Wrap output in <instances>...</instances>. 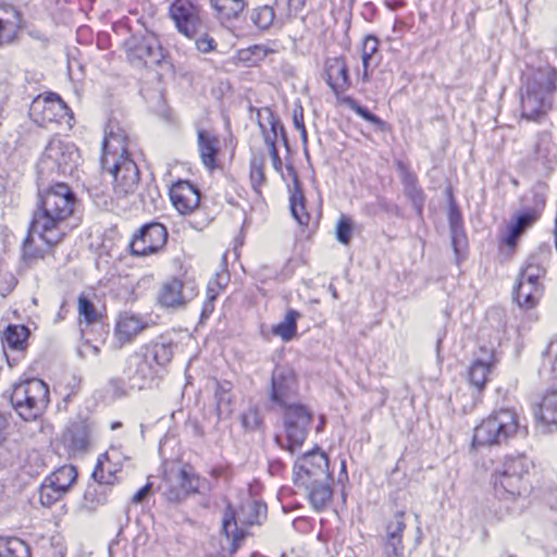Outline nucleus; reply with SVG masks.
<instances>
[{
  "label": "nucleus",
  "instance_id": "obj_11",
  "mask_svg": "<svg viewBox=\"0 0 557 557\" xmlns=\"http://www.w3.org/2000/svg\"><path fill=\"white\" fill-rule=\"evenodd\" d=\"M169 15L177 32L189 39L202 28L200 8L190 0H175L169 8Z\"/></svg>",
  "mask_w": 557,
  "mask_h": 557
},
{
  "label": "nucleus",
  "instance_id": "obj_26",
  "mask_svg": "<svg viewBox=\"0 0 557 557\" xmlns=\"http://www.w3.org/2000/svg\"><path fill=\"white\" fill-rule=\"evenodd\" d=\"M214 16L224 26H232L247 7L246 0H210Z\"/></svg>",
  "mask_w": 557,
  "mask_h": 557
},
{
  "label": "nucleus",
  "instance_id": "obj_64",
  "mask_svg": "<svg viewBox=\"0 0 557 557\" xmlns=\"http://www.w3.org/2000/svg\"><path fill=\"white\" fill-rule=\"evenodd\" d=\"M263 134H264V143L268 146L269 150H271L272 147H276V140H277L278 136H276L275 134L273 135L267 131Z\"/></svg>",
  "mask_w": 557,
  "mask_h": 557
},
{
  "label": "nucleus",
  "instance_id": "obj_17",
  "mask_svg": "<svg viewBox=\"0 0 557 557\" xmlns=\"http://www.w3.org/2000/svg\"><path fill=\"white\" fill-rule=\"evenodd\" d=\"M22 28V13L12 5H0V48L14 42Z\"/></svg>",
  "mask_w": 557,
  "mask_h": 557
},
{
  "label": "nucleus",
  "instance_id": "obj_8",
  "mask_svg": "<svg viewBox=\"0 0 557 557\" xmlns=\"http://www.w3.org/2000/svg\"><path fill=\"white\" fill-rule=\"evenodd\" d=\"M330 478H332V474L329 458L320 448L304 454L294 465L295 485H308L311 482Z\"/></svg>",
  "mask_w": 557,
  "mask_h": 557
},
{
  "label": "nucleus",
  "instance_id": "obj_51",
  "mask_svg": "<svg viewBox=\"0 0 557 557\" xmlns=\"http://www.w3.org/2000/svg\"><path fill=\"white\" fill-rule=\"evenodd\" d=\"M450 236L453 248L455 250L456 256L458 257L461 252L462 247L466 244V236L462 227L457 230H450Z\"/></svg>",
  "mask_w": 557,
  "mask_h": 557
},
{
  "label": "nucleus",
  "instance_id": "obj_38",
  "mask_svg": "<svg viewBox=\"0 0 557 557\" xmlns=\"http://www.w3.org/2000/svg\"><path fill=\"white\" fill-rule=\"evenodd\" d=\"M92 423L85 418L72 429V450L85 451L90 445Z\"/></svg>",
  "mask_w": 557,
  "mask_h": 557
},
{
  "label": "nucleus",
  "instance_id": "obj_25",
  "mask_svg": "<svg viewBox=\"0 0 557 557\" xmlns=\"http://www.w3.org/2000/svg\"><path fill=\"white\" fill-rule=\"evenodd\" d=\"M197 144L199 156L205 168L209 171L216 169V157L220 151L219 139L206 129H198Z\"/></svg>",
  "mask_w": 557,
  "mask_h": 557
},
{
  "label": "nucleus",
  "instance_id": "obj_40",
  "mask_svg": "<svg viewBox=\"0 0 557 557\" xmlns=\"http://www.w3.org/2000/svg\"><path fill=\"white\" fill-rule=\"evenodd\" d=\"M249 18L259 30H268L275 21V12L271 5H258L251 9Z\"/></svg>",
  "mask_w": 557,
  "mask_h": 557
},
{
  "label": "nucleus",
  "instance_id": "obj_13",
  "mask_svg": "<svg viewBox=\"0 0 557 557\" xmlns=\"http://www.w3.org/2000/svg\"><path fill=\"white\" fill-rule=\"evenodd\" d=\"M173 358L172 343L153 342L146 346L144 359L139 356H134L129 362L137 366V373L140 377H146L150 374L149 361H153L160 367H164L171 362Z\"/></svg>",
  "mask_w": 557,
  "mask_h": 557
},
{
  "label": "nucleus",
  "instance_id": "obj_33",
  "mask_svg": "<svg viewBox=\"0 0 557 557\" xmlns=\"http://www.w3.org/2000/svg\"><path fill=\"white\" fill-rule=\"evenodd\" d=\"M0 557H32V552L22 539L0 535Z\"/></svg>",
  "mask_w": 557,
  "mask_h": 557
},
{
  "label": "nucleus",
  "instance_id": "obj_48",
  "mask_svg": "<svg viewBox=\"0 0 557 557\" xmlns=\"http://www.w3.org/2000/svg\"><path fill=\"white\" fill-rule=\"evenodd\" d=\"M351 233H352V222L349 218L343 215L338 220L337 225H336V239L339 243L347 245L350 242Z\"/></svg>",
  "mask_w": 557,
  "mask_h": 557
},
{
  "label": "nucleus",
  "instance_id": "obj_59",
  "mask_svg": "<svg viewBox=\"0 0 557 557\" xmlns=\"http://www.w3.org/2000/svg\"><path fill=\"white\" fill-rule=\"evenodd\" d=\"M269 153H270V157H271V160H272V165L274 168L275 171L277 172H282V160H281V157L278 154V150L276 147H272L271 150H269Z\"/></svg>",
  "mask_w": 557,
  "mask_h": 557
},
{
  "label": "nucleus",
  "instance_id": "obj_36",
  "mask_svg": "<svg viewBox=\"0 0 557 557\" xmlns=\"http://www.w3.org/2000/svg\"><path fill=\"white\" fill-rule=\"evenodd\" d=\"M529 473V461L524 456H509L497 466L494 475H522L527 476Z\"/></svg>",
  "mask_w": 557,
  "mask_h": 557
},
{
  "label": "nucleus",
  "instance_id": "obj_61",
  "mask_svg": "<svg viewBox=\"0 0 557 557\" xmlns=\"http://www.w3.org/2000/svg\"><path fill=\"white\" fill-rule=\"evenodd\" d=\"M540 278L541 277H531L530 274H525L524 272L520 271L517 280L524 281L525 284L535 285V287H542Z\"/></svg>",
  "mask_w": 557,
  "mask_h": 557
},
{
  "label": "nucleus",
  "instance_id": "obj_12",
  "mask_svg": "<svg viewBox=\"0 0 557 557\" xmlns=\"http://www.w3.org/2000/svg\"><path fill=\"white\" fill-rule=\"evenodd\" d=\"M168 239V231L164 225L151 222L140 227L134 235L129 247L134 256H148L164 247Z\"/></svg>",
  "mask_w": 557,
  "mask_h": 557
},
{
  "label": "nucleus",
  "instance_id": "obj_34",
  "mask_svg": "<svg viewBox=\"0 0 557 557\" xmlns=\"http://www.w3.org/2000/svg\"><path fill=\"white\" fill-rule=\"evenodd\" d=\"M29 330L25 325L11 324L3 333V344L13 350L24 351L27 348Z\"/></svg>",
  "mask_w": 557,
  "mask_h": 557
},
{
  "label": "nucleus",
  "instance_id": "obj_16",
  "mask_svg": "<svg viewBox=\"0 0 557 557\" xmlns=\"http://www.w3.org/2000/svg\"><path fill=\"white\" fill-rule=\"evenodd\" d=\"M173 206L182 214L193 212L200 203L199 190L187 181H178L170 189Z\"/></svg>",
  "mask_w": 557,
  "mask_h": 557
},
{
  "label": "nucleus",
  "instance_id": "obj_5",
  "mask_svg": "<svg viewBox=\"0 0 557 557\" xmlns=\"http://www.w3.org/2000/svg\"><path fill=\"white\" fill-rule=\"evenodd\" d=\"M519 428L518 417L510 409L493 411L474 429L473 446L500 445L513 436Z\"/></svg>",
  "mask_w": 557,
  "mask_h": 557
},
{
  "label": "nucleus",
  "instance_id": "obj_47",
  "mask_svg": "<svg viewBox=\"0 0 557 557\" xmlns=\"http://www.w3.org/2000/svg\"><path fill=\"white\" fill-rule=\"evenodd\" d=\"M242 425L247 431H255L259 429L262 423V419L256 407H249L246 411L240 414Z\"/></svg>",
  "mask_w": 557,
  "mask_h": 557
},
{
  "label": "nucleus",
  "instance_id": "obj_62",
  "mask_svg": "<svg viewBox=\"0 0 557 557\" xmlns=\"http://www.w3.org/2000/svg\"><path fill=\"white\" fill-rule=\"evenodd\" d=\"M8 428L9 423L8 420L0 416V446L5 442L8 436Z\"/></svg>",
  "mask_w": 557,
  "mask_h": 557
},
{
  "label": "nucleus",
  "instance_id": "obj_54",
  "mask_svg": "<svg viewBox=\"0 0 557 557\" xmlns=\"http://www.w3.org/2000/svg\"><path fill=\"white\" fill-rule=\"evenodd\" d=\"M196 47L200 52L207 53L214 50L215 41L212 37L206 34L202 37L196 39Z\"/></svg>",
  "mask_w": 557,
  "mask_h": 557
},
{
  "label": "nucleus",
  "instance_id": "obj_3",
  "mask_svg": "<svg viewBox=\"0 0 557 557\" xmlns=\"http://www.w3.org/2000/svg\"><path fill=\"white\" fill-rule=\"evenodd\" d=\"M557 72L549 65L533 70L525 78L521 92L522 116L537 120L552 107Z\"/></svg>",
  "mask_w": 557,
  "mask_h": 557
},
{
  "label": "nucleus",
  "instance_id": "obj_22",
  "mask_svg": "<svg viewBox=\"0 0 557 557\" xmlns=\"http://www.w3.org/2000/svg\"><path fill=\"white\" fill-rule=\"evenodd\" d=\"M406 528L404 512L395 513L394 520L386 527L384 553L386 557H404L403 532Z\"/></svg>",
  "mask_w": 557,
  "mask_h": 557
},
{
  "label": "nucleus",
  "instance_id": "obj_57",
  "mask_svg": "<svg viewBox=\"0 0 557 557\" xmlns=\"http://www.w3.org/2000/svg\"><path fill=\"white\" fill-rule=\"evenodd\" d=\"M150 492H151V484L147 483L137 493H135V495L133 496V499H132L133 503H135V504L143 503L148 497Z\"/></svg>",
  "mask_w": 557,
  "mask_h": 557
},
{
  "label": "nucleus",
  "instance_id": "obj_52",
  "mask_svg": "<svg viewBox=\"0 0 557 557\" xmlns=\"http://www.w3.org/2000/svg\"><path fill=\"white\" fill-rule=\"evenodd\" d=\"M91 476L99 484L111 485V484L114 483V475L112 473H109L108 478L104 476L103 468H102V461H101L100 458L98 459V462H97V465H96V467H95V469L92 471Z\"/></svg>",
  "mask_w": 557,
  "mask_h": 557
},
{
  "label": "nucleus",
  "instance_id": "obj_32",
  "mask_svg": "<svg viewBox=\"0 0 557 557\" xmlns=\"http://www.w3.org/2000/svg\"><path fill=\"white\" fill-rule=\"evenodd\" d=\"M403 184L406 197L411 201L417 215L421 218L423 214L424 193L418 185L417 176L410 172H405Z\"/></svg>",
  "mask_w": 557,
  "mask_h": 557
},
{
  "label": "nucleus",
  "instance_id": "obj_42",
  "mask_svg": "<svg viewBox=\"0 0 557 557\" xmlns=\"http://www.w3.org/2000/svg\"><path fill=\"white\" fill-rule=\"evenodd\" d=\"M264 122L269 124L271 134H275L276 136L280 134L284 143L287 141L283 125L269 108H264L258 111V124L262 133H265L267 131Z\"/></svg>",
  "mask_w": 557,
  "mask_h": 557
},
{
  "label": "nucleus",
  "instance_id": "obj_45",
  "mask_svg": "<svg viewBox=\"0 0 557 557\" xmlns=\"http://www.w3.org/2000/svg\"><path fill=\"white\" fill-rule=\"evenodd\" d=\"M264 161L263 158L253 157L250 161V180L255 189L261 186L264 181V172H263Z\"/></svg>",
  "mask_w": 557,
  "mask_h": 557
},
{
  "label": "nucleus",
  "instance_id": "obj_43",
  "mask_svg": "<svg viewBox=\"0 0 557 557\" xmlns=\"http://www.w3.org/2000/svg\"><path fill=\"white\" fill-rule=\"evenodd\" d=\"M299 313L295 310H288L283 322L273 327V333L282 337L283 341H290L296 333V320Z\"/></svg>",
  "mask_w": 557,
  "mask_h": 557
},
{
  "label": "nucleus",
  "instance_id": "obj_23",
  "mask_svg": "<svg viewBox=\"0 0 557 557\" xmlns=\"http://www.w3.org/2000/svg\"><path fill=\"white\" fill-rule=\"evenodd\" d=\"M493 362V350L487 348H481L480 355L474 358L471 367L469 368V382L478 391L484 388Z\"/></svg>",
  "mask_w": 557,
  "mask_h": 557
},
{
  "label": "nucleus",
  "instance_id": "obj_58",
  "mask_svg": "<svg viewBox=\"0 0 557 557\" xmlns=\"http://www.w3.org/2000/svg\"><path fill=\"white\" fill-rule=\"evenodd\" d=\"M449 227L450 230H457L462 227L461 215L454 208H451L449 212Z\"/></svg>",
  "mask_w": 557,
  "mask_h": 557
},
{
  "label": "nucleus",
  "instance_id": "obj_53",
  "mask_svg": "<svg viewBox=\"0 0 557 557\" xmlns=\"http://www.w3.org/2000/svg\"><path fill=\"white\" fill-rule=\"evenodd\" d=\"M543 355L549 359L552 374L557 379V341L550 342Z\"/></svg>",
  "mask_w": 557,
  "mask_h": 557
},
{
  "label": "nucleus",
  "instance_id": "obj_37",
  "mask_svg": "<svg viewBox=\"0 0 557 557\" xmlns=\"http://www.w3.org/2000/svg\"><path fill=\"white\" fill-rule=\"evenodd\" d=\"M305 201L306 199L300 188V183L298 178L295 177L294 189L289 197V203L292 214L300 225H307L310 220V214L306 211Z\"/></svg>",
  "mask_w": 557,
  "mask_h": 557
},
{
  "label": "nucleus",
  "instance_id": "obj_19",
  "mask_svg": "<svg viewBox=\"0 0 557 557\" xmlns=\"http://www.w3.org/2000/svg\"><path fill=\"white\" fill-rule=\"evenodd\" d=\"M134 46L131 47V54L145 64L159 65L164 59V50L159 39L153 35H147L140 39H135Z\"/></svg>",
  "mask_w": 557,
  "mask_h": 557
},
{
  "label": "nucleus",
  "instance_id": "obj_44",
  "mask_svg": "<svg viewBox=\"0 0 557 557\" xmlns=\"http://www.w3.org/2000/svg\"><path fill=\"white\" fill-rule=\"evenodd\" d=\"M546 258V250L540 249L539 252L529 257L524 268L521 270L525 274H530L531 277H544L546 269L544 267V260Z\"/></svg>",
  "mask_w": 557,
  "mask_h": 557
},
{
  "label": "nucleus",
  "instance_id": "obj_60",
  "mask_svg": "<svg viewBox=\"0 0 557 557\" xmlns=\"http://www.w3.org/2000/svg\"><path fill=\"white\" fill-rule=\"evenodd\" d=\"M209 282L212 285H214V287L222 289L223 287L226 286V284L228 282V276L226 273H216L214 278Z\"/></svg>",
  "mask_w": 557,
  "mask_h": 557
},
{
  "label": "nucleus",
  "instance_id": "obj_29",
  "mask_svg": "<svg viewBox=\"0 0 557 557\" xmlns=\"http://www.w3.org/2000/svg\"><path fill=\"white\" fill-rule=\"evenodd\" d=\"M233 384L228 381L215 382V411L219 420L231 417L234 410Z\"/></svg>",
  "mask_w": 557,
  "mask_h": 557
},
{
  "label": "nucleus",
  "instance_id": "obj_15",
  "mask_svg": "<svg viewBox=\"0 0 557 557\" xmlns=\"http://www.w3.org/2000/svg\"><path fill=\"white\" fill-rule=\"evenodd\" d=\"M544 206V197L539 194L534 195V207L519 213L516 221L509 225L508 235L504 239L507 246H516L518 238L523 234V232L540 218Z\"/></svg>",
  "mask_w": 557,
  "mask_h": 557
},
{
  "label": "nucleus",
  "instance_id": "obj_35",
  "mask_svg": "<svg viewBox=\"0 0 557 557\" xmlns=\"http://www.w3.org/2000/svg\"><path fill=\"white\" fill-rule=\"evenodd\" d=\"M542 295V287L525 284L524 281L517 280L513 288V298L520 307H534Z\"/></svg>",
  "mask_w": 557,
  "mask_h": 557
},
{
  "label": "nucleus",
  "instance_id": "obj_39",
  "mask_svg": "<svg viewBox=\"0 0 557 557\" xmlns=\"http://www.w3.org/2000/svg\"><path fill=\"white\" fill-rule=\"evenodd\" d=\"M267 515V506L256 500L242 505L238 519L244 524H259Z\"/></svg>",
  "mask_w": 557,
  "mask_h": 557
},
{
  "label": "nucleus",
  "instance_id": "obj_9",
  "mask_svg": "<svg viewBox=\"0 0 557 557\" xmlns=\"http://www.w3.org/2000/svg\"><path fill=\"white\" fill-rule=\"evenodd\" d=\"M67 112L66 103L54 92L38 95L32 102L29 115L32 120L44 127L58 124Z\"/></svg>",
  "mask_w": 557,
  "mask_h": 557
},
{
  "label": "nucleus",
  "instance_id": "obj_6",
  "mask_svg": "<svg viewBox=\"0 0 557 557\" xmlns=\"http://www.w3.org/2000/svg\"><path fill=\"white\" fill-rule=\"evenodd\" d=\"M283 420L286 443L280 435L275 436V443L281 448L294 454L307 438L312 423V412L302 404L289 406L284 409Z\"/></svg>",
  "mask_w": 557,
  "mask_h": 557
},
{
  "label": "nucleus",
  "instance_id": "obj_56",
  "mask_svg": "<svg viewBox=\"0 0 557 557\" xmlns=\"http://www.w3.org/2000/svg\"><path fill=\"white\" fill-rule=\"evenodd\" d=\"M293 124L296 129L302 128L305 126L304 108L299 102L295 103L293 109Z\"/></svg>",
  "mask_w": 557,
  "mask_h": 557
},
{
  "label": "nucleus",
  "instance_id": "obj_46",
  "mask_svg": "<svg viewBox=\"0 0 557 557\" xmlns=\"http://www.w3.org/2000/svg\"><path fill=\"white\" fill-rule=\"evenodd\" d=\"M534 152L537 160L546 164H550L554 162V156L552 154L550 149V141L547 136L543 135L539 137Z\"/></svg>",
  "mask_w": 557,
  "mask_h": 557
},
{
  "label": "nucleus",
  "instance_id": "obj_49",
  "mask_svg": "<svg viewBox=\"0 0 557 557\" xmlns=\"http://www.w3.org/2000/svg\"><path fill=\"white\" fill-rule=\"evenodd\" d=\"M350 108L363 120L375 125L377 128L382 129L384 126V122L374 113L370 112L366 107L360 106L356 101L349 99Z\"/></svg>",
  "mask_w": 557,
  "mask_h": 557
},
{
  "label": "nucleus",
  "instance_id": "obj_50",
  "mask_svg": "<svg viewBox=\"0 0 557 557\" xmlns=\"http://www.w3.org/2000/svg\"><path fill=\"white\" fill-rule=\"evenodd\" d=\"M81 166H82V169H79V165L76 164L75 171L72 170V178L73 177L75 178L77 186L82 185V188L84 190L89 191L91 188V182L88 178V172H87L88 169L84 164H81Z\"/></svg>",
  "mask_w": 557,
  "mask_h": 557
},
{
  "label": "nucleus",
  "instance_id": "obj_27",
  "mask_svg": "<svg viewBox=\"0 0 557 557\" xmlns=\"http://www.w3.org/2000/svg\"><path fill=\"white\" fill-rule=\"evenodd\" d=\"M145 327L146 323L139 317L125 312L116 321L115 337L124 345L131 343Z\"/></svg>",
  "mask_w": 557,
  "mask_h": 557
},
{
  "label": "nucleus",
  "instance_id": "obj_21",
  "mask_svg": "<svg viewBox=\"0 0 557 557\" xmlns=\"http://www.w3.org/2000/svg\"><path fill=\"white\" fill-rule=\"evenodd\" d=\"M494 490L499 498L515 499L529 491L527 476L494 475Z\"/></svg>",
  "mask_w": 557,
  "mask_h": 557
},
{
  "label": "nucleus",
  "instance_id": "obj_30",
  "mask_svg": "<svg viewBox=\"0 0 557 557\" xmlns=\"http://www.w3.org/2000/svg\"><path fill=\"white\" fill-rule=\"evenodd\" d=\"M380 42L374 36H367L362 45V75L363 83L370 81L372 71L379 65L380 57L377 55Z\"/></svg>",
  "mask_w": 557,
  "mask_h": 557
},
{
  "label": "nucleus",
  "instance_id": "obj_2",
  "mask_svg": "<svg viewBox=\"0 0 557 557\" xmlns=\"http://www.w3.org/2000/svg\"><path fill=\"white\" fill-rule=\"evenodd\" d=\"M106 129L102 141L101 169L112 176L113 194L117 199L134 195L140 183V173L135 161L129 157L127 136L124 131L113 126Z\"/></svg>",
  "mask_w": 557,
  "mask_h": 557
},
{
  "label": "nucleus",
  "instance_id": "obj_55",
  "mask_svg": "<svg viewBox=\"0 0 557 557\" xmlns=\"http://www.w3.org/2000/svg\"><path fill=\"white\" fill-rule=\"evenodd\" d=\"M220 290H221L220 288L214 287V285H212L210 282L208 283V286H207V302L205 304V309H203L202 314H205L207 311H209V312L212 311V309H213L212 302L215 300V298L219 295Z\"/></svg>",
  "mask_w": 557,
  "mask_h": 557
},
{
  "label": "nucleus",
  "instance_id": "obj_28",
  "mask_svg": "<svg viewBox=\"0 0 557 557\" xmlns=\"http://www.w3.org/2000/svg\"><path fill=\"white\" fill-rule=\"evenodd\" d=\"M535 419L542 424L557 425V388L547 389L541 401L533 406Z\"/></svg>",
  "mask_w": 557,
  "mask_h": 557
},
{
  "label": "nucleus",
  "instance_id": "obj_41",
  "mask_svg": "<svg viewBox=\"0 0 557 557\" xmlns=\"http://www.w3.org/2000/svg\"><path fill=\"white\" fill-rule=\"evenodd\" d=\"M222 529L225 536L232 540L233 543H237L244 539V533L237 525L236 511L230 504L226 506L223 513Z\"/></svg>",
  "mask_w": 557,
  "mask_h": 557
},
{
  "label": "nucleus",
  "instance_id": "obj_14",
  "mask_svg": "<svg viewBox=\"0 0 557 557\" xmlns=\"http://www.w3.org/2000/svg\"><path fill=\"white\" fill-rule=\"evenodd\" d=\"M70 487V468L61 467L52 472L40 487V502L51 506L65 496Z\"/></svg>",
  "mask_w": 557,
  "mask_h": 557
},
{
  "label": "nucleus",
  "instance_id": "obj_63",
  "mask_svg": "<svg viewBox=\"0 0 557 557\" xmlns=\"http://www.w3.org/2000/svg\"><path fill=\"white\" fill-rule=\"evenodd\" d=\"M89 496H92V493L91 492H87L85 494V503H84V507L89 510V511H92L95 510L102 502L101 499H97V500H94L91 499L90 504H88V499H89Z\"/></svg>",
  "mask_w": 557,
  "mask_h": 557
},
{
  "label": "nucleus",
  "instance_id": "obj_7",
  "mask_svg": "<svg viewBox=\"0 0 557 557\" xmlns=\"http://www.w3.org/2000/svg\"><path fill=\"white\" fill-rule=\"evenodd\" d=\"M202 483L205 480L190 466H184L165 472L161 488L169 502L181 503L189 495L199 493Z\"/></svg>",
  "mask_w": 557,
  "mask_h": 557
},
{
  "label": "nucleus",
  "instance_id": "obj_10",
  "mask_svg": "<svg viewBox=\"0 0 557 557\" xmlns=\"http://www.w3.org/2000/svg\"><path fill=\"white\" fill-rule=\"evenodd\" d=\"M297 395V381L293 369L286 366H276L272 373L270 400L282 409L300 405L295 403Z\"/></svg>",
  "mask_w": 557,
  "mask_h": 557
},
{
  "label": "nucleus",
  "instance_id": "obj_20",
  "mask_svg": "<svg viewBox=\"0 0 557 557\" xmlns=\"http://www.w3.org/2000/svg\"><path fill=\"white\" fill-rule=\"evenodd\" d=\"M332 481L330 478L327 480H318L317 482H311L308 485H296L298 488H302L306 493V497L312 507V509L317 512L323 511L331 503L333 496L332 490Z\"/></svg>",
  "mask_w": 557,
  "mask_h": 557
},
{
  "label": "nucleus",
  "instance_id": "obj_24",
  "mask_svg": "<svg viewBox=\"0 0 557 557\" xmlns=\"http://www.w3.org/2000/svg\"><path fill=\"white\" fill-rule=\"evenodd\" d=\"M327 84L335 94L345 92L350 86L348 66L343 58L329 59L325 64Z\"/></svg>",
  "mask_w": 557,
  "mask_h": 557
},
{
  "label": "nucleus",
  "instance_id": "obj_1",
  "mask_svg": "<svg viewBox=\"0 0 557 557\" xmlns=\"http://www.w3.org/2000/svg\"><path fill=\"white\" fill-rule=\"evenodd\" d=\"M70 187L64 183L50 186L42 195L41 210L32 221L27 237L24 240L23 251L25 257L36 258L39 252L33 249L35 238L38 237L48 246L62 240L64 233L60 230L70 210Z\"/></svg>",
  "mask_w": 557,
  "mask_h": 557
},
{
  "label": "nucleus",
  "instance_id": "obj_18",
  "mask_svg": "<svg viewBox=\"0 0 557 557\" xmlns=\"http://www.w3.org/2000/svg\"><path fill=\"white\" fill-rule=\"evenodd\" d=\"M186 284L181 280H169L161 286L158 300L163 307H181L195 296L193 286H190L189 292H186Z\"/></svg>",
  "mask_w": 557,
  "mask_h": 557
},
{
  "label": "nucleus",
  "instance_id": "obj_4",
  "mask_svg": "<svg viewBox=\"0 0 557 557\" xmlns=\"http://www.w3.org/2000/svg\"><path fill=\"white\" fill-rule=\"evenodd\" d=\"M49 401V387L39 379L20 381L14 385L11 394L13 408L25 421H35L40 418Z\"/></svg>",
  "mask_w": 557,
  "mask_h": 557
},
{
  "label": "nucleus",
  "instance_id": "obj_31",
  "mask_svg": "<svg viewBox=\"0 0 557 557\" xmlns=\"http://www.w3.org/2000/svg\"><path fill=\"white\" fill-rule=\"evenodd\" d=\"M78 325L82 337L86 335V327L91 326L101 319V313L97 310L95 304L87 295H81L77 300Z\"/></svg>",
  "mask_w": 557,
  "mask_h": 557
}]
</instances>
